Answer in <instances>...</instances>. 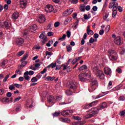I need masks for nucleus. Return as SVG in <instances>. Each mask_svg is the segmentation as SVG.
I'll list each match as a JSON object with an SVG mask.
<instances>
[{
	"instance_id": "nucleus-1",
	"label": "nucleus",
	"mask_w": 125,
	"mask_h": 125,
	"mask_svg": "<svg viewBox=\"0 0 125 125\" xmlns=\"http://www.w3.org/2000/svg\"><path fill=\"white\" fill-rule=\"evenodd\" d=\"M90 83L91 86L89 88V91L92 92L94 91V90L96 89V88L98 86V82H97L96 78H92L90 81Z\"/></svg>"
},
{
	"instance_id": "nucleus-2",
	"label": "nucleus",
	"mask_w": 125,
	"mask_h": 125,
	"mask_svg": "<svg viewBox=\"0 0 125 125\" xmlns=\"http://www.w3.org/2000/svg\"><path fill=\"white\" fill-rule=\"evenodd\" d=\"M91 110L92 113L87 115L86 119H90L92 117H95V115L100 111V109H99V107L98 106L97 107L91 108Z\"/></svg>"
},
{
	"instance_id": "nucleus-3",
	"label": "nucleus",
	"mask_w": 125,
	"mask_h": 125,
	"mask_svg": "<svg viewBox=\"0 0 125 125\" xmlns=\"http://www.w3.org/2000/svg\"><path fill=\"white\" fill-rule=\"evenodd\" d=\"M78 85V83L76 82L75 80H73L69 83L68 87H69L71 90L73 91H76L77 90V87Z\"/></svg>"
},
{
	"instance_id": "nucleus-4",
	"label": "nucleus",
	"mask_w": 125,
	"mask_h": 125,
	"mask_svg": "<svg viewBox=\"0 0 125 125\" xmlns=\"http://www.w3.org/2000/svg\"><path fill=\"white\" fill-rule=\"evenodd\" d=\"M112 38L114 39V42L117 45H122L123 44V42L122 41V39H121V37L116 36V35L113 34Z\"/></svg>"
},
{
	"instance_id": "nucleus-5",
	"label": "nucleus",
	"mask_w": 125,
	"mask_h": 125,
	"mask_svg": "<svg viewBox=\"0 0 125 125\" xmlns=\"http://www.w3.org/2000/svg\"><path fill=\"white\" fill-rule=\"evenodd\" d=\"M118 5H119L118 3L112 1L109 3L108 7L109 8H112V10H117Z\"/></svg>"
},
{
	"instance_id": "nucleus-6",
	"label": "nucleus",
	"mask_w": 125,
	"mask_h": 125,
	"mask_svg": "<svg viewBox=\"0 0 125 125\" xmlns=\"http://www.w3.org/2000/svg\"><path fill=\"white\" fill-rule=\"evenodd\" d=\"M98 106L99 107V110H103V109H105V108L108 107V104L106 102H104L101 103Z\"/></svg>"
},
{
	"instance_id": "nucleus-7",
	"label": "nucleus",
	"mask_w": 125,
	"mask_h": 125,
	"mask_svg": "<svg viewBox=\"0 0 125 125\" xmlns=\"http://www.w3.org/2000/svg\"><path fill=\"white\" fill-rule=\"evenodd\" d=\"M45 10L46 12H52L54 10V7L52 5H47L45 7Z\"/></svg>"
},
{
	"instance_id": "nucleus-8",
	"label": "nucleus",
	"mask_w": 125,
	"mask_h": 125,
	"mask_svg": "<svg viewBox=\"0 0 125 125\" xmlns=\"http://www.w3.org/2000/svg\"><path fill=\"white\" fill-rule=\"evenodd\" d=\"M79 79L80 82H84L86 80V74L83 73L79 74Z\"/></svg>"
},
{
	"instance_id": "nucleus-9",
	"label": "nucleus",
	"mask_w": 125,
	"mask_h": 125,
	"mask_svg": "<svg viewBox=\"0 0 125 125\" xmlns=\"http://www.w3.org/2000/svg\"><path fill=\"white\" fill-rule=\"evenodd\" d=\"M45 20L46 19L44 15H41L39 16L38 19L37 20V21H38V22H39V23H42L45 22Z\"/></svg>"
},
{
	"instance_id": "nucleus-10",
	"label": "nucleus",
	"mask_w": 125,
	"mask_h": 125,
	"mask_svg": "<svg viewBox=\"0 0 125 125\" xmlns=\"http://www.w3.org/2000/svg\"><path fill=\"white\" fill-rule=\"evenodd\" d=\"M4 26L5 29H10L11 28V22L8 20L4 22Z\"/></svg>"
},
{
	"instance_id": "nucleus-11",
	"label": "nucleus",
	"mask_w": 125,
	"mask_h": 125,
	"mask_svg": "<svg viewBox=\"0 0 125 125\" xmlns=\"http://www.w3.org/2000/svg\"><path fill=\"white\" fill-rule=\"evenodd\" d=\"M38 29V26L37 24H34L28 28V31L29 32H35Z\"/></svg>"
},
{
	"instance_id": "nucleus-12",
	"label": "nucleus",
	"mask_w": 125,
	"mask_h": 125,
	"mask_svg": "<svg viewBox=\"0 0 125 125\" xmlns=\"http://www.w3.org/2000/svg\"><path fill=\"white\" fill-rule=\"evenodd\" d=\"M96 74H97V76L99 77L100 79L101 80H103L104 78V75L103 71L99 70Z\"/></svg>"
},
{
	"instance_id": "nucleus-13",
	"label": "nucleus",
	"mask_w": 125,
	"mask_h": 125,
	"mask_svg": "<svg viewBox=\"0 0 125 125\" xmlns=\"http://www.w3.org/2000/svg\"><path fill=\"white\" fill-rule=\"evenodd\" d=\"M24 41H25L24 40V39L22 38H18L16 41V43H17V44H18V45H21V44H23V43H24Z\"/></svg>"
},
{
	"instance_id": "nucleus-14",
	"label": "nucleus",
	"mask_w": 125,
	"mask_h": 125,
	"mask_svg": "<svg viewBox=\"0 0 125 125\" xmlns=\"http://www.w3.org/2000/svg\"><path fill=\"white\" fill-rule=\"evenodd\" d=\"M27 3H28V2H27V0H22L20 1V7H21V8H25L26 6H27Z\"/></svg>"
},
{
	"instance_id": "nucleus-15",
	"label": "nucleus",
	"mask_w": 125,
	"mask_h": 125,
	"mask_svg": "<svg viewBox=\"0 0 125 125\" xmlns=\"http://www.w3.org/2000/svg\"><path fill=\"white\" fill-rule=\"evenodd\" d=\"M104 74L106 75H111L112 74V70H111V68L109 67H106L104 69Z\"/></svg>"
},
{
	"instance_id": "nucleus-16",
	"label": "nucleus",
	"mask_w": 125,
	"mask_h": 125,
	"mask_svg": "<svg viewBox=\"0 0 125 125\" xmlns=\"http://www.w3.org/2000/svg\"><path fill=\"white\" fill-rule=\"evenodd\" d=\"M50 67H51L52 69H53V68H55V67H56V70H58V67H57V66H56V62H55V63L52 62L50 65L46 66V68H50Z\"/></svg>"
},
{
	"instance_id": "nucleus-17",
	"label": "nucleus",
	"mask_w": 125,
	"mask_h": 125,
	"mask_svg": "<svg viewBox=\"0 0 125 125\" xmlns=\"http://www.w3.org/2000/svg\"><path fill=\"white\" fill-rule=\"evenodd\" d=\"M108 57L110 60H111L112 61H115V60H117V59H118L117 55H112L111 56H108Z\"/></svg>"
},
{
	"instance_id": "nucleus-18",
	"label": "nucleus",
	"mask_w": 125,
	"mask_h": 125,
	"mask_svg": "<svg viewBox=\"0 0 125 125\" xmlns=\"http://www.w3.org/2000/svg\"><path fill=\"white\" fill-rule=\"evenodd\" d=\"M85 124V121H79L72 123L73 125H83Z\"/></svg>"
},
{
	"instance_id": "nucleus-19",
	"label": "nucleus",
	"mask_w": 125,
	"mask_h": 125,
	"mask_svg": "<svg viewBox=\"0 0 125 125\" xmlns=\"http://www.w3.org/2000/svg\"><path fill=\"white\" fill-rule=\"evenodd\" d=\"M111 55H117V52L114 50H108V56Z\"/></svg>"
},
{
	"instance_id": "nucleus-20",
	"label": "nucleus",
	"mask_w": 125,
	"mask_h": 125,
	"mask_svg": "<svg viewBox=\"0 0 125 125\" xmlns=\"http://www.w3.org/2000/svg\"><path fill=\"white\" fill-rule=\"evenodd\" d=\"M18 17H19V13L18 12H15L12 15V19H14V20L18 19Z\"/></svg>"
},
{
	"instance_id": "nucleus-21",
	"label": "nucleus",
	"mask_w": 125,
	"mask_h": 125,
	"mask_svg": "<svg viewBox=\"0 0 125 125\" xmlns=\"http://www.w3.org/2000/svg\"><path fill=\"white\" fill-rule=\"evenodd\" d=\"M48 103H52L54 100V97L53 96H49L47 98Z\"/></svg>"
},
{
	"instance_id": "nucleus-22",
	"label": "nucleus",
	"mask_w": 125,
	"mask_h": 125,
	"mask_svg": "<svg viewBox=\"0 0 125 125\" xmlns=\"http://www.w3.org/2000/svg\"><path fill=\"white\" fill-rule=\"evenodd\" d=\"M99 70V68L98 66H94L92 68V71L94 73V74H96Z\"/></svg>"
},
{
	"instance_id": "nucleus-23",
	"label": "nucleus",
	"mask_w": 125,
	"mask_h": 125,
	"mask_svg": "<svg viewBox=\"0 0 125 125\" xmlns=\"http://www.w3.org/2000/svg\"><path fill=\"white\" fill-rule=\"evenodd\" d=\"M12 99H13V98H11L10 100H9V98H5L3 99V102H8V103H10L12 102Z\"/></svg>"
},
{
	"instance_id": "nucleus-24",
	"label": "nucleus",
	"mask_w": 125,
	"mask_h": 125,
	"mask_svg": "<svg viewBox=\"0 0 125 125\" xmlns=\"http://www.w3.org/2000/svg\"><path fill=\"white\" fill-rule=\"evenodd\" d=\"M28 57H29V54L28 53H26L23 55L22 58H21V62L25 61V60H26V59H27Z\"/></svg>"
},
{
	"instance_id": "nucleus-25",
	"label": "nucleus",
	"mask_w": 125,
	"mask_h": 125,
	"mask_svg": "<svg viewBox=\"0 0 125 125\" xmlns=\"http://www.w3.org/2000/svg\"><path fill=\"white\" fill-rule=\"evenodd\" d=\"M74 91H72V90H66L65 91V93L68 96H70V95H72L73 94V92H74Z\"/></svg>"
},
{
	"instance_id": "nucleus-26",
	"label": "nucleus",
	"mask_w": 125,
	"mask_h": 125,
	"mask_svg": "<svg viewBox=\"0 0 125 125\" xmlns=\"http://www.w3.org/2000/svg\"><path fill=\"white\" fill-rule=\"evenodd\" d=\"M35 74L33 71L30 70L29 71H26L25 72V75H29V76H33Z\"/></svg>"
},
{
	"instance_id": "nucleus-27",
	"label": "nucleus",
	"mask_w": 125,
	"mask_h": 125,
	"mask_svg": "<svg viewBox=\"0 0 125 125\" xmlns=\"http://www.w3.org/2000/svg\"><path fill=\"white\" fill-rule=\"evenodd\" d=\"M87 69V66L83 65L79 68V71H83V70H86Z\"/></svg>"
},
{
	"instance_id": "nucleus-28",
	"label": "nucleus",
	"mask_w": 125,
	"mask_h": 125,
	"mask_svg": "<svg viewBox=\"0 0 125 125\" xmlns=\"http://www.w3.org/2000/svg\"><path fill=\"white\" fill-rule=\"evenodd\" d=\"M21 108V104H18L17 105V107L16 108V112H20Z\"/></svg>"
},
{
	"instance_id": "nucleus-29",
	"label": "nucleus",
	"mask_w": 125,
	"mask_h": 125,
	"mask_svg": "<svg viewBox=\"0 0 125 125\" xmlns=\"http://www.w3.org/2000/svg\"><path fill=\"white\" fill-rule=\"evenodd\" d=\"M62 116H69V112H68V110H63L62 112Z\"/></svg>"
},
{
	"instance_id": "nucleus-30",
	"label": "nucleus",
	"mask_w": 125,
	"mask_h": 125,
	"mask_svg": "<svg viewBox=\"0 0 125 125\" xmlns=\"http://www.w3.org/2000/svg\"><path fill=\"white\" fill-rule=\"evenodd\" d=\"M112 17L113 18H116V15H117V13H118V11L117 10L113 9L112 10Z\"/></svg>"
},
{
	"instance_id": "nucleus-31",
	"label": "nucleus",
	"mask_w": 125,
	"mask_h": 125,
	"mask_svg": "<svg viewBox=\"0 0 125 125\" xmlns=\"http://www.w3.org/2000/svg\"><path fill=\"white\" fill-rule=\"evenodd\" d=\"M71 20H72V18L71 17L67 18L65 21H64V24L65 25H67L68 23L71 21Z\"/></svg>"
},
{
	"instance_id": "nucleus-32",
	"label": "nucleus",
	"mask_w": 125,
	"mask_h": 125,
	"mask_svg": "<svg viewBox=\"0 0 125 125\" xmlns=\"http://www.w3.org/2000/svg\"><path fill=\"white\" fill-rule=\"evenodd\" d=\"M98 103V101L96 100L90 103V105H91V107H93V106H95V105H97Z\"/></svg>"
},
{
	"instance_id": "nucleus-33",
	"label": "nucleus",
	"mask_w": 125,
	"mask_h": 125,
	"mask_svg": "<svg viewBox=\"0 0 125 125\" xmlns=\"http://www.w3.org/2000/svg\"><path fill=\"white\" fill-rule=\"evenodd\" d=\"M66 34H63L62 37L60 38L59 39V41H65V40H66Z\"/></svg>"
},
{
	"instance_id": "nucleus-34",
	"label": "nucleus",
	"mask_w": 125,
	"mask_h": 125,
	"mask_svg": "<svg viewBox=\"0 0 125 125\" xmlns=\"http://www.w3.org/2000/svg\"><path fill=\"white\" fill-rule=\"evenodd\" d=\"M90 17H91V16H90V14H88V15L86 14H84V19H85V20L89 19Z\"/></svg>"
},
{
	"instance_id": "nucleus-35",
	"label": "nucleus",
	"mask_w": 125,
	"mask_h": 125,
	"mask_svg": "<svg viewBox=\"0 0 125 125\" xmlns=\"http://www.w3.org/2000/svg\"><path fill=\"white\" fill-rule=\"evenodd\" d=\"M46 80L47 81H53V80H54V79H55V77H50V76H48L46 77Z\"/></svg>"
},
{
	"instance_id": "nucleus-36",
	"label": "nucleus",
	"mask_w": 125,
	"mask_h": 125,
	"mask_svg": "<svg viewBox=\"0 0 125 125\" xmlns=\"http://www.w3.org/2000/svg\"><path fill=\"white\" fill-rule=\"evenodd\" d=\"M62 120L64 123H68L69 124L71 122V120L68 118H62Z\"/></svg>"
},
{
	"instance_id": "nucleus-37",
	"label": "nucleus",
	"mask_w": 125,
	"mask_h": 125,
	"mask_svg": "<svg viewBox=\"0 0 125 125\" xmlns=\"http://www.w3.org/2000/svg\"><path fill=\"white\" fill-rule=\"evenodd\" d=\"M87 35H89V36H92L94 33L93 32V31L90 29L89 30L87 31Z\"/></svg>"
},
{
	"instance_id": "nucleus-38",
	"label": "nucleus",
	"mask_w": 125,
	"mask_h": 125,
	"mask_svg": "<svg viewBox=\"0 0 125 125\" xmlns=\"http://www.w3.org/2000/svg\"><path fill=\"white\" fill-rule=\"evenodd\" d=\"M23 78H24L25 80L26 81H29L30 80V76H29V75H25V72L24 73Z\"/></svg>"
},
{
	"instance_id": "nucleus-39",
	"label": "nucleus",
	"mask_w": 125,
	"mask_h": 125,
	"mask_svg": "<svg viewBox=\"0 0 125 125\" xmlns=\"http://www.w3.org/2000/svg\"><path fill=\"white\" fill-rule=\"evenodd\" d=\"M14 86H16L17 88H22V87L23 86L22 84H18V83H15Z\"/></svg>"
},
{
	"instance_id": "nucleus-40",
	"label": "nucleus",
	"mask_w": 125,
	"mask_h": 125,
	"mask_svg": "<svg viewBox=\"0 0 125 125\" xmlns=\"http://www.w3.org/2000/svg\"><path fill=\"white\" fill-rule=\"evenodd\" d=\"M66 49L68 52H70V51L72 50V47L70 45H68L66 46Z\"/></svg>"
},
{
	"instance_id": "nucleus-41",
	"label": "nucleus",
	"mask_w": 125,
	"mask_h": 125,
	"mask_svg": "<svg viewBox=\"0 0 125 125\" xmlns=\"http://www.w3.org/2000/svg\"><path fill=\"white\" fill-rule=\"evenodd\" d=\"M113 83H112V81H110L108 83L107 88L108 89H111L112 88Z\"/></svg>"
},
{
	"instance_id": "nucleus-42",
	"label": "nucleus",
	"mask_w": 125,
	"mask_h": 125,
	"mask_svg": "<svg viewBox=\"0 0 125 125\" xmlns=\"http://www.w3.org/2000/svg\"><path fill=\"white\" fill-rule=\"evenodd\" d=\"M59 115H60V112H57V111H56L55 112H54L52 114V115L54 117H58V116H59Z\"/></svg>"
},
{
	"instance_id": "nucleus-43",
	"label": "nucleus",
	"mask_w": 125,
	"mask_h": 125,
	"mask_svg": "<svg viewBox=\"0 0 125 125\" xmlns=\"http://www.w3.org/2000/svg\"><path fill=\"white\" fill-rule=\"evenodd\" d=\"M21 62V66H22V67H24L26 66V65H27V63H28V62L27 61H22Z\"/></svg>"
},
{
	"instance_id": "nucleus-44",
	"label": "nucleus",
	"mask_w": 125,
	"mask_h": 125,
	"mask_svg": "<svg viewBox=\"0 0 125 125\" xmlns=\"http://www.w3.org/2000/svg\"><path fill=\"white\" fill-rule=\"evenodd\" d=\"M9 76H10V74H7L6 75V76L4 77V79L3 80V82L4 83H5L7 81V79L9 78Z\"/></svg>"
},
{
	"instance_id": "nucleus-45",
	"label": "nucleus",
	"mask_w": 125,
	"mask_h": 125,
	"mask_svg": "<svg viewBox=\"0 0 125 125\" xmlns=\"http://www.w3.org/2000/svg\"><path fill=\"white\" fill-rule=\"evenodd\" d=\"M63 16L66 17L68 16V15H70L69 14L68 11L66 10L65 11H64L62 14Z\"/></svg>"
},
{
	"instance_id": "nucleus-46",
	"label": "nucleus",
	"mask_w": 125,
	"mask_h": 125,
	"mask_svg": "<svg viewBox=\"0 0 125 125\" xmlns=\"http://www.w3.org/2000/svg\"><path fill=\"white\" fill-rule=\"evenodd\" d=\"M120 114L121 117H125V110L121 111Z\"/></svg>"
},
{
	"instance_id": "nucleus-47",
	"label": "nucleus",
	"mask_w": 125,
	"mask_h": 125,
	"mask_svg": "<svg viewBox=\"0 0 125 125\" xmlns=\"http://www.w3.org/2000/svg\"><path fill=\"white\" fill-rule=\"evenodd\" d=\"M9 89H10V90H13V89H15V86L13 84L10 85L9 86Z\"/></svg>"
},
{
	"instance_id": "nucleus-48",
	"label": "nucleus",
	"mask_w": 125,
	"mask_h": 125,
	"mask_svg": "<svg viewBox=\"0 0 125 125\" xmlns=\"http://www.w3.org/2000/svg\"><path fill=\"white\" fill-rule=\"evenodd\" d=\"M66 69H67V70H68V69H69V70H67V73H69V72H70V71H71V70H70V67H67V65H63V68L62 69L63 70H66Z\"/></svg>"
},
{
	"instance_id": "nucleus-49",
	"label": "nucleus",
	"mask_w": 125,
	"mask_h": 125,
	"mask_svg": "<svg viewBox=\"0 0 125 125\" xmlns=\"http://www.w3.org/2000/svg\"><path fill=\"white\" fill-rule=\"evenodd\" d=\"M31 82L32 83H36V82H38V79L36 77H33L31 79Z\"/></svg>"
},
{
	"instance_id": "nucleus-50",
	"label": "nucleus",
	"mask_w": 125,
	"mask_h": 125,
	"mask_svg": "<svg viewBox=\"0 0 125 125\" xmlns=\"http://www.w3.org/2000/svg\"><path fill=\"white\" fill-rule=\"evenodd\" d=\"M119 100L120 101H124L125 100V97L124 96H121L119 98Z\"/></svg>"
},
{
	"instance_id": "nucleus-51",
	"label": "nucleus",
	"mask_w": 125,
	"mask_h": 125,
	"mask_svg": "<svg viewBox=\"0 0 125 125\" xmlns=\"http://www.w3.org/2000/svg\"><path fill=\"white\" fill-rule=\"evenodd\" d=\"M73 119L76 121H81V120H82V118L79 116H74L73 117Z\"/></svg>"
},
{
	"instance_id": "nucleus-52",
	"label": "nucleus",
	"mask_w": 125,
	"mask_h": 125,
	"mask_svg": "<svg viewBox=\"0 0 125 125\" xmlns=\"http://www.w3.org/2000/svg\"><path fill=\"white\" fill-rule=\"evenodd\" d=\"M84 109H89V108H91V105H90V104H85L84 106Z\"/></svg>"
},
{
	"instance_id": "nucleus-53",
	"label": "nucleus",
	"mask_w": 125,
	"mask_h": 125,
	"mask_svg": "<svg viewBox=\"0 0 125 125\" xmlns=\"http://www.w3.org/2000/svg\"><path fill=\"white\" fill-rule=\"evenodd\" d=\"M24 51H21L18 53V55H19V56H21L24 54Z\"/></svg>"
},
{
	"instance_id": "nucleus-54",
	"label": "nucleus",
	"mask_w": 125,
	"mask_h": 125,
	"mask_svg": "<svg viewBox=\"0 0 125 125\" xmlns=\"http://www.w3.org/2000/svg\"><path fill=\"white\" fill-rule=\"evenodd\" d=\"M59 25H60V22H59V21H57L54 23V26L56 28H57V27H59Z\"/></svg>"
},
{
	"instance_id": "nucleus-55",
	"label": "nucleus",
	"mask_w": 125,
	"mask_h": 125,
	"mask_svg": "<svg viewBox=\"0 0 125 125\" xmlns=\"http://www.w3.org/2000/svg\"><path fill=\"white\" fill-rule=\"evenodd\" d=\"M116 72H117V73H118L119 74H122V69H121L120 68H117L116 70Z\"/></svg>"
},
{
	"instance_id": "nucleus-56",
	"label": "nucleus",
	"mask_w": 125,
	"mask_h": 125,
	"mask_svg": "<svg viewBox=\"0 0 125 125\" xmlns=\"http://www.w3.org/2000/svg\"><path fill=\"white\" fill-rule=\"evenodd\" d=\"M118 9L119 11L120 12H122L123 11V8L121 7L120 6H118L117 7V10Z\"/></svg>"
},
{
	"instance_id": "nucleus-57",
	"label": "nucleus",
	"mask_w": 125,
	"mask_h": 125,
	"mask_svg": "<svg viewBox=\"0 0 125 125\" xmlns=\"http://www.w3.org/2000/svg\"><path fill=\"white\" fill-rule=\"evenodd\" d=\"M77 62H78V58H76L75 59L73 60L72 63L74 65L75 63H77Z\"/></svg>"
},
{
	"instance_id": "nucleus-58",
	"label": "nucleus",
	"mask_w": 125,
	"mask_h": 125,
	"mask_svg": "<svg viewBox=\"0 0 125 125\" xmlns=\"http://www.w3.org/2000/svg\"><path fill=\"white\" fill-rule=\"evenodd\" d=\"M47 71V68H45L43 69V71H41V73L42 75H43L44 73H46V71Z\"/></svg>"
},
{
	"instance_id": "nucleus-59",
	"label": "nucleus",
	"mask_w": 125,
	"mask_h": 125,
	"mask_svg": "<svg viewBox=\"0 0 125 125\" xmlns=\"http://www.w3.org/2000/svg\"><path fill=\"white\" fill-rule=\"evenodd\" d=\"M29 69L33 70L34 71H36L37 70V68H36L35 66H33V65H30Z\"/></svg>"
},
{
	"instance_id": "nucleus-60",
	"label": "nucleus",
	"mask_w": 125,
	"mask_h": 125,
	"mask_svg": "<svg viewBox=\"0 0 125 125\" xmlns=\"http://www.w3.org/2000/svg\"><path fill=\"white\" fill-rule=\"evenodd\" d=\"M42 74L41 73H39L37 76H36V78L37 80H39L42 78Z\"/></svg>"
},
{
	"instance_id": "nucleus-61",
	"label": "nucleus",
	"mask_w": 125,
	"mask_h": 125,
	"mask_svg": "<svg viewBox=\"0 0 125 125\" xmlns=\"http://www.w3.org/2000/svg\"><path fill=\"white\" fill-rule=\"evenodd\" d=\"M66 35L68 38H70L71 37V32L70 31L68 30L66 32Z\"/></svg>"
},
{
	"instance_id": "nucleus-62",
	"label": "nucleus",
	"mask_w": 125,
	"mask_h": 125,
	"mask_svg": "<svg viewBox=\"0 0 125 125\" xmlns=\"http://www.w3.org/2000/svg\"><path fill=\"white\" fill-rule=\"evenodd\" d=\"M4 9L5 11H6V10H7V9H8V5L7 4H5L4 5Z\"/></svg>"
},
{
	"instance_id": "nucleus-63",
	"label": "nucleus",
	"mask_w": 125,
	"mask_h": 125,
	"mask_svg": "<svg viewBox=\"0 0 125 125\" xmlns=\"http://www.w3.org/2000/svg\"><path fill=\"white\" fill-rule=\"evenodd\" d=\"M67 11H68V14L70 15V14H71L73 12L74 10L73 9H67Z\"/></svg>"
},
{
	"instance_id": "nucleus-64",
	"label": "nucleus",
	"mask_w": 125,
	"mask_h": 125,
	"mask_svg": "<svg viewBox=\"0 0 125 125\" xmlns=\"http://www.w3.org/2000/svg\"><path fill=\"white\" fill-rule=\"evenodd\" d=\"M110 31V25H107V27L105 28V32L108 33Z\"/></svg>"
}]
</instances>
